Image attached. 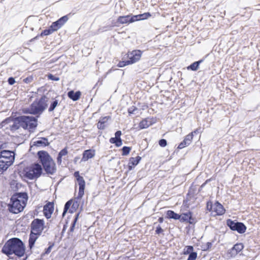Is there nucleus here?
<instances>
[{
	"instance_id": "nucleus-35",
	"label": "nucleus",
	"mask_w": 260,
	"mask_h": 260,
	"mask_svg": "<svg viewBox=\"0 0 260 260\" xmlns=\"http://www.w3.org/2000/svg\"><path fill=\"white\" fill-rule=\"evenodd\" d=\"M197 257V253L196 252H191L188 256L187 260H196Z\"/></svg>"
},
{
	"instance_id": "nucleus-17",
	"label": "nucleus",
	"mask_w": 260,
	"mask_h": 260,
	"mask_svg": "<svg viewBox=\"0 0 260 260\" xmlns=\"http://www.w3.org/2000/svg\"><path fill=\"white\" fill-rule=\"evenodd\" d=\"M193 137V133H191L188 135H187L185 137L184 140L179 144V145L178 146V148L179 149H181L185 147L186 146L189 145L192 141Z\"/></svg>"
},
{
	"instance_id": "nucleus-22",
	"label": "nucleus",
	"mask_w": 260,
	"mask_h": 260,
	"mask_svg": "<svg viewBox=\"0 0 260 260\" xmlns=\"http://www.w3.org/2000/svg\"><path fill=\"white\" fill-rule=\"evenodd\" d=\"M47 140L45 138H43L41 140H35L31 142V147L34 146H45L47 145Z\"/></svg>"
},
{
	"instance_id": "nucleus-46",
	"label": "nucleus",
	"mask_w": 260,
	"mask_h": 260,
	"mask_svg": "<svg viewBox=\"0 0 260 260\" xmlns=\"http://www.w3.org/2000/svg\"><path fill=\"white\" fill-rule=\"evenodd\" d=\"M163 218L162 217H160L159 219H158V221L159 222L161 223L163 222Z\"/></svg>"
},
{
	"instance_id": "nucleus-32",
	"label": "nucleus",
	"mask_w": 260,
	"mask_h": 260,
	"mask_svg": "<svg viewBox=\"0 0 260 260\" xmlns=\"http://www.w3.org/2000/svg\"><path fill=\"white\" fill-rule=\"evenodd\" d=\"M193 247L192 246H186L185 248H184V254H190L191 252H193L192 251H193Z\"/></svg>"
},
{
	"instance_id": "nucleus-41",
	"label": "nucleus",
	"mask_w": 260,
	"mask_h": 260,
	"mask_svg": "<svg viewBox=\"0 0 260 260\" xmlns=\"http://www.w3.org/2000/svg\"><path fill=\"white\" fill-rule=\"evenodd\" d=\"M156 233L157 234H159L160 233H161L163 232V230L161 229V228L159 225L156 228Z\"/></svg>"
},
{
	"instance_id": "nucleus-23",
	"label": "nucleus",
	"mask_w": 260,
	"mask_h": 260,
	"mask_svg": "<svg viewBox=\"0 0 260 260\" xmlns=\"http://www.w3.org/2000/svg\"><path fill=\"white\" fill-rule=\"evenodd\" d=\"M243 248V245L242 243L235 244L231 250L230 253L232 255H235L240 252Z\"/></svg>"
},
{
	"instance_id": "nucleus-34",
	"label": "nucleus",
	"mask_w": 260,
	"mask_h": 260,
	"mask_svg": "<svg viewBox=\"0 0 260 260\" xmlns=\"http://www.w3.org/2000/svg\"><path fill=\"white\" fill-rule=\"evenodd\" d=\"M55 30H53L52 28L50 27V29L44 30L41 34V36H47L50 34H51Z\"/></svg>"
},
{
	"instance_id": "nucleus-28",
	"label": "nucleus",
	"mask_w": 260,
	"mask_h": 260,
	"mask_svg": "<svg viewBox=\"0 0 260 260\" xmlns=\"http://www.w3.org/2000/svg\"><path fill=\"white\" fill-rule=\"evenodd\" d=\"M181 217L180 218V220L181 221H187L190 223H192L193 222L191 221V215L190 212H187L186 213H184L182 214Z\"/></svg>"
},
{
	"instance_id": "nucleus-31",
	"label": "nucleus",
	"mask_w": 260,
	"mask_h": 260,
	"mask_svg": "<svg viewBox=\"0 0 260 260\" xmlns=\"http://www.w3.org/2000/svg\"><path fill=\"white\" fill-rule=\"evenodd\" d=\"M68 153V151L66 149H63L60 151V152L58 154V156L57 158V162L58 164H61V158L63 156H66Z\"/></svg>"
},
{
	"instance_id": "nucleus-6",
	"label": "nucleus",
	"mask_w": 260,
	"mask_h": 260,
	"mask_svg": "<svg viewBox=\"0 0 260 260\" xmlns=\"http://www.w3.org/2000/svg\"><path fill=\"white\" fill-rule=\"evenodd\" d=\"M47 100L46 98H42L39 100L33 102L29 108H24V113L30 114H39L42 113L47 107Z\"/></svg>"
},
{
	"instance_id": "nucleus-26",
	"label": "nucleus",
	"mask_w": 260,
	"mask_h": 260,
	"mask_svg": "<svg viewBox=\"0 0 260 260\" xmlns=\"http://www.w3.org/2000/svg\"><path fill=\"white\" fill-rule=\"evenodd\" d=\"M152 120L150 118H146L142 120L139 123V127L141 129H144L152 125Z\"/></svg>"
},
{
	"instance_id": "nucleus-21",
	"label": "nucleus",
	"mask_w": 260,
	"mask_h": 260,
	"mask_svg": "<svg viewBox=\"0 0 260 260\" xmlns=\"http://www.w3.org/2000/svg\"><path fill=\"white\" fill-rule=\"evenodd\" d=\"M141 159V157L140 156L131 157L129 159L128 162V170L129 171L132 170L135 167V166H137L139 164Z\"/></svg>"
},
{
	"instance_id": "nucleus-3",
	"label": "nucleus",
	"mask_w": 260,
	"mask_h": 260,
	"mask_svg": "<svg viewBox=\"0 0 260 260\" xmlns=\"http://www.w3.org/2000/svg\"><path fill=\"white\" fill-rule=\"evenodd\" d=\"M38 155L46 173L54 174L56 171L55 164L48 153L46 151H40L38 152Z\"/></svg>"
},
{
	"instance_id": "nucleus-25",
	"label": "nucleus",
	"mask_w": 260,
	"mask_h": 260,
	"mask_svg": "<svg viewBox=\"0 0 260 260\" xmlns=\"http://www.w3.org/2000/svg\"><path fill=\"white\" fill-rule=\"evenodd\" d=\"M81 95V93L79 91L75 92L74 91L72 90L68 93V96L74 101H76L79 100Z\"/></svg>"
},
{
	"instance_id": "nucleus-18",
	"label": "nucleus",
	"mask_w": 260,
	"mask_h": 260,
	"mask_svg": "<svg viewBox=\"0 0 260 260\" xmlns=\"http://www.w3.org/2000/svg\"><path fill=\"white\" fill-rule=\"evenodd\" d=\"M121 134L122 133L120 131H117L115 134V137L110 138V142L112 144H115L117 147L121 146L122 144V140L120 138Z\"/></svg>"
},
{
	"instance_id": "nucleus-13",
	"label": "nucleus",
	"mask_w": 260,
	"mask_h": 260,
	"mask_svg": "<svg viewBox=\"0 0 260 260\" xmlns=\"http://www.w3.org/2000/svg\"><path fill=\"white\" fill-rule=\"evenodd\" d=\"M210 206V210L212 212L215 213V215H222L225 212V210L223 208L222 205L218 202L215 203L213 205L210 204L208 202L207 203V208Z\"/></svg>"
},
{
	"instance_id": "nucleus-5",
	"label": "nucleus",
	"mask_w": 260,
	"mask_h": 260,
	"mask_svg": "<svg viewBox=\"0 0 260 260\" xmlns=\"http://www.w3.org/2000/svg\"><path fill=\"white\" fill-rule=\"evenodd\" d=\"M151 15L149 13H145L142 14L133 16L126 15L119 16L116 20L115 25L119 26V24H129L138 20L147 19Z\"/></svg>"
},
{
	"instance_id": "nucleus-44",
	"label": "nucleus",
	"mask_w": 260,
	"mask_h": 260,
	"mask_svg": "<svg viewBox=\"0 0 260 260\" xmlns=\"http://www.w3.org/2000/svg\"><path fill=\"white\" fill-rule=\"evenodd\" d=\"M135 109H136L135 108H129L128 109V110L129 114H133V113H134V111L135 110Z\"/></svg>"
},
{
	"instance_id": "nucleus-39",
	"label": "nucleus",
	"mask_w": 260,
	"mask_h": 260,
	"mask_svg": "<svg viewBox=\"0 0 260 260\" xmlns=\"http://www.w3.org/2000/svg\"><path fill=\"white\" fill-rule=\"evenodd\" d=\"M78 216H79V213L77 214L75 219H74V222L72 224V226L71 227V229H70V230L71 231L73 232L74 231V228L75 227V225L76 224V222L78 219Z\"/></svg>"
},
{
	"instance_id": "nucleus-36",
	"label": "nucleus",
	"mask_w": 260,
	"mask_h": 260,
	"mask_svg": "<svg viewBox=\"0 0 260 260\" xmlns=\"http://www.w3.org/2000/svg\"><path fill=\"white\" fill-rule=\"evenodd\" d=\"M131 150V148L128 147L124 146L122 148V155H127Z\"/></svg>"
},
{
	"instance_id": "nucleus-2",
	"label": "nucleus",
	"mask_w": 260,
	"mask_h": 260,
	"mask_svg": "<svg viewBox=\"0 0 260 260\" xmlns=\"http://www.w3.org/2000/svg\"><path fill=\"white\" fill-rule=\"evenodd\" d=\"M27 201V196L25 193H20L13 196L11 198V204L9 206V210L15 214L21 212Z\"/></svg>"
},
{
	"instance_id": "nucleus-15",
	"label": "nucleus",
	"mask_w": 260,
	"mask_h": 260,
	"mask_svg": "<svg viewBox=\"0 0 260 260\" xmlns=\"http://www.w3.org/2000/svg\"><path fill=\"white\" fill-rule=\"evenodd\" d=\"M68 19L69 18L68 16L65 15L61 17L56 21L53 22L50 27L52 28L53 30H55V31H56L57 30L61 28L66 23V22H67Z\"/></svg>"
},
{
	"instance_id": "nucleus-11",
	"label": "nucleus",
	"mask_w": 260,
	"mask_h": 260,
	"mask_svg": "<svg viewBox=\"0 0 260 260\" xmlns=\"http://www.w3.org/2000/svg\"><path fill=\"white\" fill-rule=\"evenodd\" d=\"M227 225L233 231H237L239 233H244L246 231V226L241 222H235L229 219L227 220Z\"/></svg>"
},
{
	"instance_id": "nucleus-30",
	"label": "nucleus",
	"mask_w": 260,
	"mask_h": 260,
	"mask_svg": "<svg viewBox=\"0 0 260 260\" xmlns=\"http://www.w3.org/2000/svg\"><path fill=\"white\" fill-rule=\"evenodd\" d=\"M203 61L202 60H200L198 61H196L191 64L189 66H188L187 68L188 70H190L193 71H196L198 70L200 64Z\"/></svg>"
},
{
	"instance_id": "nucleus-33",
	"label": "nucleus",
	"mask_w": 260,
	"mask_h": 260,
	"mask_svg": "<svg viewBox=\"0 0 260 260\" xmlns=\"http://www.w3.org/2000/svg\"><path fill=\"white\" fill-rule=\"evenodd\" d=\"M57 105H58V101L57 100L54 101L53 102V103L50 106V107L49 108V111H50V112L53 111Z\"/></svg>"
},
{
	"instance_id": "nucleus-12",
	"label": "nucleus",
	"mask_w": 260,
	"mask_h": 260,
	"mask_svg": "<svg viewBox=\"0 0 260 260\" xmlns=\"http://www.w3.org/2000/svg\"><path fill=\"white\" fill-rule=\"evenodd\" d=\"M127 55L128 58L127 63L131 64L140 60L142 56V52L139 50H135L131 52H128Z\"/></svg>"
},
{
	"instance_id": "nucleus-40",
	"label": "nucleus",
	"mask_w": 260,
	"mask_h": 260,
	"mask_svg": "<svg viewBox=\"0 0 260 260\" xmlns=\"http://www.w3.org/2000/svg\"><path fill=\"white\" fill-rule=\"evenodd\" d=\"M48 78L50 79H51L52 80H54V81H58V80H59V78L58 77H56V76H54L53 75H51V74H50V75H49L48 76Z\"/></svg>"
},
{
	"instance_id": "nucleus-16",
	"label": "nucleus",
	"mask_w": 260,
	"mask_h": 260,
	"mask_svg": "<svg viewBox=\"0 0 260 260\" xmlns=\"http://www.w3.org/2000/svg\"><path fill=\"white\" fill-rule=\"evenodd\" d=\"M54 211L53 204L49 202L44 207V214L47 218H50Z\"/></svg>"
},
{
	"instance_id": "nucleus-38",
	"label": "nucleus",
	"mask_w": 260,
	"mask_h": 260,
	"mask_svg": "<svg viewBox=\"0 0 260 260\" xmlns=\"http://www.w3.org/2000/svg\"><path fill=\"white\" fill-rule=\"evenodd\" d=\"M128 64H130L129 63H127V60L124 61H120L118 64V67H123L126 65H128Z\"/></svg>"
},
{
	"instance_id": "nucleus-37",
	"label": "nucleus",
	"mask_w": 260,
	"mask_h": 260,
	"mask_svg": "<svg viewBox=\"0 0 260 260\" xmlns=\"http://www.w3.org/2000/svg\"><path fill=\"white\" fill-rule=\"evenodd\" d=\"M159 145L162 147H164L167 146V142L165 139H161L159 141Z\"/></svg>"
},
{
	"instance_id": "nucleus-42",
	"label": "nucleus",
	"mask_w": 260,
	"mask_h": 260,
	"mask_svg": "<svg viewBox=\"0 0 260 260\" xmlns=\"http://www.w3.org/2000/svg\"><path fill=\"white\" fill-rule=\"evenodd\" d=\"M8 82L10 85H13L15 82V81L13 78L10 77L8 79Z\"/></svg>"
},
{
	"instance_id": "nucleus-29",
	"label": "nucleus",
	"mask_w": 260,
	"mask_h": 260,
	"mask_svg": "<svg viewBox=\"0 0 260 260\" xmlns=\"http://www.w3.org/2000/svg\"><path fill=\"white\" fill-rule=\"evenodd\" d=\"M167 216L169 218H172L174 219H179L181 216L172 210H169L167 212Z\"/></svg>"
},
{
	"instance_id": "nucleus-43",
	"label": "nucleus",
	"mask_w": 260,
	"mask_h": 260,
	"mask_svg": "<svg viewBox=\"0 0 260 260\" xmlns=\"http://www.w3.org/2000/svg\"><path fill=\"white\" fill-rule=\"evenodd\" d=\"M75 177L76 178V180L82 177L81 176H80L79 175V172L78 171H76L74 173V174Z\"/></svg>"
},
{
	"instance_id": "nucleus-19",
	"label": "nucleus",
	"mask_w": 260,
	"mask_h": 260,
	"mask_svg": "<svg viewBox=\"0 0 260 260\" xmlns=\"http://www.w3.org/2000/svg\"><path fill=\"white\" fill-rule=\"evenodd\" d=\"M77 183L79 186L78 197L82 198L84 194V190L85 189V181L82 177L77 179Z\"/></svg>"
},
{
	"instance_id": "nucleus-7",
	"label": "nucleus",
	"mask_w": 260,
	"mask_h": 260,
	"mask_svg": "<svg viewBox=\"0 0 260 260\" xmlns=\"http://www.w3.org/2000/svg\"><path fill=\"white\" fill-rule=\"evenodd\" d=\"M14 160V153L9 150H3L0 153V171L6 170Z\"/></svg>"
},
{
	"instance_id": "nucleus-4",
	"label": "nucleus",
	"mask_w": 260,
	"mask_h": 260,
	"mask_svg": "<svg viewBox=\"0 0 260 260\" xmlns=\"http://www.w3.org/2000/svg\"><path fill=\"white\" fill-rule=\"evenodd\" d=\"M42 166L38 163H34L26 167L24 170V176L30 180L36 179L42 173Z\"/></svg>"
},
{
	"instance_id": "nucleus-20",
	"label": "nucleus",
	"mask_w": 260,
	"mask_h": 260,
	"mask_svg": "<svg viewBox=\"0 0 260 260\" xmlns=\"http://www.w3.org/2000/svg\"><path fill=\"white\" fill-rule=\"evenodd\" d=\"M95 155V151L94 150L89 149L84 151L81 160L86 161L89 159L92 158Z\"/></svg>"
},
{
	"instance_id": "nucleus-47",
	"label": "nucleus",
	"mask_w": 260,
	"mask_h": 260,
	"mask_svg": "<svg viewBox=\"0 0 260 260\" xmlns=\"http://www.w3.org/2000/svg\"><path fill=\"white\" fill-rule=\"evenodd\" d=\"M192 133H193V135L194 134H197L198 133H199V129H196L195 131H194L193 132H192Z\"/></svg>"
},
{
	"instance_id": "nucleus-45",
	"label": "nucleus",
	"mask_w": 260,
	"mask_h": 260,
	"mask_svg": "<svg viewBox=\"0 0 260 260\" xmlns=\"http://www.w3.org/2000/svg\"><path fill=\"white\" fill-rule=\"evenodd\" d=\"M6 144L2 142H0V150L5 147Z\"/></svg>"
},
{
	"instance_id": "nucleus-24",
	"label": "nucleus",
	"mask_w": 260,
	"mask_h": 260,
	"mask_svg": "<svg viewBox=\"0 0 260 260\" xmlns=\"http://www.w3.org/2000/svg\"><path fill=\"white\" fill-rule=\"evenodd\" d=\"M109 118L110 117L109 116H105L101 118L97 124L98 128L101 129H104L107 125V121L109 120Z\"/></svg>"
},
{
	"instance_id": "nucleus-10",
	"label": "nucleus",
	"mask_w": 260,
	"mask_h": 260,
	"mask_svg": "<svg viewBox=\"0 0 260 260\" xmlns=\"http://www.w3.org/2000/svg\"><path fill=\"white\" fill-rule=\"evenodd\" d=\"M45 228L44 221L42 219H35L31 223V231L41 234Z\"/></svg>"
},
{
	"instance_id": "nucleus-1",
	"label": "nucleus",
	"mask_w": 260,
	"mask_h": 260,
	"mask_svg": "<svg viewBox=\"0 0 260 260\" xmlns=\"http://www.w3.org/2000/svg\"><path fill=\"white\" fill-rule=\"evenodd\" d=\"M2 252L10 257L13 255L21 257L24 254L25 247L20 240L18 238H12L5 244Z\"/></svg>"
},
{
	"instance_id": "nucleus-27",
	"label": "nucleus",
	"mask_w": 260,
	"mask_h": 260,
	"mask_svg": "<svg viewBox=\"0 0 260 260\" xmlns=\"http://www.w3.org/2000/svg\"><path fill=\"white\" fill-rule=\"evenodd\" d=\"M40 235V234H36L34 233L32 231H31L29 239V246L30 248H31L33 246L36 240L38 239V236Z\"/></svg>"
},
{
	"instance_id": "nucleus-9",
	"label": "nucleus",
	"mask_w": 260,
	"mask_h": 260,
	"mask_svg": "<svg viewBox=\"0 0 260 260\" xmlns=\"http://www.w3.org/2000/svg\"><path fill=\"white\" fill-rule=\"evenodd\" d=\"M22 122V127L24 129L32 128L37 125V119L32 116H20Z\"/></svg>"
},
{
	"instance_id": "nucleus-14",
	"label": "nucleus",
	"mask_w": 260,
	"mask_h": 260,
	"mask_svg": "<svg viewBox=\"0 0 260 260\" xmlns=\"http://www.w3.org/2000/svg\"><path fill=\"white\" fill-rule=\"evenodd\" d=\"M72 205L71 208L69 210V212L72 213L74 212L79 206V204L77 202L73 201V200H70L67 202L64 207L63 212L62 216H64L65 214L67 213L68 210L70 209V206Z\"/></svg>"
},
{
	"instance_id": "nucleus-8",
	"label": "nucleus",
	"mask_w": 260,
	"mask_h": 260,
	"mask_svg": "<svg viewBox=\"0 0 260 260\" xmlns=\"http://www.w3.org/2000/svg\"><path fill=\"white\" fill-rule=\"evenodd\" d=\"M2 126H6L7 124L9 125V127L11 131H16L19 127H22L21 120L20 116L16 118V119L8 118L2 123Z\"/></svg>"
}]
</instances>
